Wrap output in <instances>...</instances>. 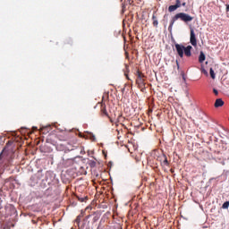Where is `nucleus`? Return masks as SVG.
Returning <instances> with one entry per match:
<instances>
[{"label": "nucleus", "instance_id": "f257e3e1", "mask_svg": "<svg viewBox=\"0 0 229 229\" xmlns=\"http://www.w3.org/2000/svg\"><path fill=\"white\" fill-rule=\"evenodd\" d=\"M178 19H180V21H182V22H191V21H194V17L189 15L188 13H178L172 18L170 25L168 27V31H173V26H174V22H176Z\"/></svg>", "mask_w": 229, "mask_h": 229}, {"label": "nucleus", "instance_id": "f03ea898", "mask_svg": "<svg viewBox=\"0 0 229 229\" xmlns=\"http://www.w3.org/2000/svg\"><path fill=\"white\" fill-rule=\"evenodd\" d=\"M175 50L177 51V55L180 56V58H183V54L185 56L190 58V56H192V47L191 46H187L184 47L183 45L175 43Z\"/></svg>", "mask_w": 229, "mask_h": 229}, {"label": "nucleus", "instance_id": "7ed1b4c3", "mask_svg": "<svg viewBox=\"0 0 229 229\" xmlns=\"http://www.w3.org/2000/svg\"><path fill=\"white\" fill-rule=\"evenodd\" d=\"M136 76V83L139 89H141V92H144V90H146V75H144L142 72L137 70Z\"/></svg>", "mask_w": 229, "mask_h": 229}, {"label": "nucleus", "instance_id": "20e7f679", "mask_svg": "<svg viewBox=\"0 0 229 229\" xmlns=\"http://www.w3.org/2000/svg\"><path fill=\"white\" fill-rule=\"evenodd\" d=\"M190 42L193 47L198 46V40L196 39V33L194 32V29H191L190 30Z\"/></svg>", "mask_w": 229, "mask_h": 229}, {"label": "nucleus", "instance_id": "39448f33", "mask_svg": "<svg viewBox=\"0 0 229 229\" xmlns=\"http://www.w3.org/2000/svg\"><path fill=\"white\" fill-rule=\"evenodd\" d=\"M100 112L102 115H106V117H108V111H106V104L103 102L100 104Z\"/></svg>", "mask_w": 229, "mask_h": 229}, {"label": "nucleus", "instance_id": "423d86ee", "mask_svg": "<svg viewBox=\"0 0 229 229\" xmlns=\"http://www.w3.org/2000/svg\"><path fill=\"white\" fill-rule=\"evenodd\" d=\"M225 105V101L222 98H217L215 102V108H219V106H223Z\"/></svg>", "mask_w": 229, "mask_h": 229}, {"label": "nucleus", "instance_id": "0eeeda50", "mask_svg": "<svg viewBox=\"0 0 229 229\" xmlns=\"http://www.w3.org/2000/svg\"><path fill=\"white\" fill-rule=\"evenodd\" d=\"M83 216H85V211L81 210V214L75 219V223L78 224V225H80V223L81 222V217H83Z\"/></svg>", "mask_w": 229, "mask_h": 229}, {"label": "nucleus", "instance_id": "6e6552de", "mask_svg": "<svg viewBox=\"0 0 229 229\" xmlns=\"http://www.w3.org/2000/svg\"><path fill=\"white\" fill-rule=\"evenodd\" d=\"M152 21H153V26L154 28H158V20L157 19L156 13H153L152 15Z\"/></svg>", "mask_w": 229, "mask_h": 229}, {"label": "nucleus", "instance_id": "1a4fd4ad", "mask_svg": "<svg viewBox=\"0 0 229 229\" xmlns=\"http://www.w3.org/2000/svg\"><path fill=\"white\" fill-rule=\"evenodd\" d=\"M207 56L205 55V53L203 51H200L199 56V64H203L205 62Z\"/></svg>", "mask_w": 229, "mask_h": 229}, {"label": "nucleus", "instance_id": "9d476101", "mask_svg": "<svg viewBox=\"0 0 229 229\" xmlns=\"http://www.w3.org/2000/svg\"><path fill=\"white\" fill-rule=\"evenodd\" d=\"M162 164L164 165H169V161L167 160V156H165V154L163 155V162Z\"/></svg>", "mask_w": 229, "mask_h": 229}, {"label": "nucleus", "instance_id": "9b49d317", "mask_svg": "<svg viewBox=\"0 0 229 229\" xmlns=\"http://www.w3.org/2000/svg\"><path fill=\"white\" fill-rule=\"evenodd\" d=\"M175 10H178V7H177V5H170L169 7H168V12H175Z\"/></svg>", "mask_w": 229, "mask_h": 229}, {"label": "nucleus", "instance_id": "f8f14e48", "mask_svg": "<svg viewBox=\"0 0 229 229\" xmlns=\"http://www.w3.org/2000/svg\"><path fill=\"white\" fill-rule=\"evenodd\" d=\"M209 74H210L212 80L216 79V73L214 72V69L210 68Z\"/></svg>", "mask_w": 229, "mask_h": 229}, {"label": "nucleus", "instance_id": "ddd939ff", "mask_svg": "<svg viewBox=\"0 0 229 229\" xmlns=\"http://www.w3.org/2000/svg\"><path fill=\"white\" fill-rule=\"evenodd\" d=\"M229 208V201H225L223 205H222V208L224 209H228Z\"/></svg>", "mask_w": 229, "mask_h": 229}, {"label": "nucleus", "instance_id": "4468645a", "mask_svg": "<svg viewBox=\"0 0 229 229\" xmlns=\"http://www.w3.org/2000/svg\"><path fill=\"white\" fill-rule=\"evenodd\" d=\"M175 6H177V8H181L182 7V2L180 0H176L175 1Z\"/></svg>", "mask_w": 229, "mask_h": 229}, {"label": "nucleus", "instance_id": "2eb2a0df", "mask_svg": "<svg viewBox=\"0 0 229 229\" xmlns=\"http://www.w3.org/2000/svg\"><path fill=\"white\" fill-rule=\"evenodd\" d=\"M213 92H214L215 96H219V91H217V89H213Z\"/></svg>", "mask_w": 229, "mask_h": 229}, {"label": "nucleus", "instance_id": "dca6fc26", "mask_svg": "<svg viewBox=\"0 0 229 229\" xmlns=\"http://www.w3.org/2000/svg\"><path fill=\"white\" fill-rule=\"evenodd\" d=\"M77 198L81 201V203H83V201H85V198H80V197H77Z\"/></svg>", "mask_w": 229, "mask_h": 229}, {"label": "nucleus", "instance_id": "f3484780", "mask_svg": "<svg viewBox=\"0 0 229 229\" xmlns=\"http://www.w3.org/2000/svg\"><path fill=\"white\" fill-rule=\"evenodd\" d=\"M4 149H6V148H4L2 153L0 154V161L3 160V153H4Z\"/></svg>", "mask_w": 229, "mask_h": 229}, {"label": "nucleus", "instance_id": "a211bd4d", "mask_svg": "<svg viewBox=\"0 0 229 229\" xmlns=\"http://www.w3.org/2000/svg\"><path fill=\"white\" fill-rule=\"evenodd\" d=\"M72 41L71 39H66L65 44H71Z\"/></svg>", "mask_w": 229, "mask_h": 229}, {"label": "nucleus", "instance_id": "6ab92c4d", "mask_svg": "<svg viewBox=\"0 0 229 229\" xmlns=\"http://www.w3.org/2000/svg\"><path fill=\"white\" fill-rule=\"evenodd\" d=\"M181 6H187V3L183 2L182 4H181Z\"/></svg>", "mask_w": 229, "mask_h": 229}, {"label": "nucleus", "instance_id": "aec40b11", "mask_svg": "<svg viewBox=\"0 0 229 229\" xmlns=\"http://www.w3.org/2000/svg\"><path fill=\"white\" fill-rule=\"evenodd\" d=\"M226 12H229V4H226Z\"/></svg>", "mask_w": 229, "mask_h": 229}, {"label": "nucleus", "instance_id": "412c9836", "mask_svg": "<svg viewBox=\"0 0 229 229\" xmlns=\"http://www.w3.org/2000/svg\"><path fill=\"white\" fill-rule=\"evenodd\" d=\"M125 77L127 80H130V77H128V74L127 73H124Z\"/></svg>", "mask_w": 229, "mask_h": 229}, {"label": "nucleus", "instance_id": "4be33fe9", "mask_svg": "<svg viewBox=\"0 0 229 229\" xmlns=\"http://www.w3.org/2000/svg\"><path fill=\"white\" fill-rule=\"evenodd\" d=\"M202 72H204L205 74H207V71H206V70H202Z\"/></svg>", "mask_w": 229, "mask_h": 229}, {"label": "nucleus", "instance_id": "5701e85b", "mask_svg": "<svg viewBox=\"0 0 229 229\" xmlns=\"http://www.w3.org/2000/svg\"><path fill=\"white\" fill-rule=\"evenodd\" d=\"M68 162H72V159H68Z\"/></svg>", "mask_w": 229, "mask_h": 229}, {"label": "nucleus", "instance_id": "b1692460", "mask_svg": "<svg viewBox=\"0 0 229 229\" xmlns=\"http://www.w3.org/2000/svg\"><path fill=\"white\" fill-rule=\"evenodd\" d=\"M8 144H10V143H7V144H6V147H8Z\"/></svg>", "mask_w": 229, "mask_h": 229}]
</instances>
